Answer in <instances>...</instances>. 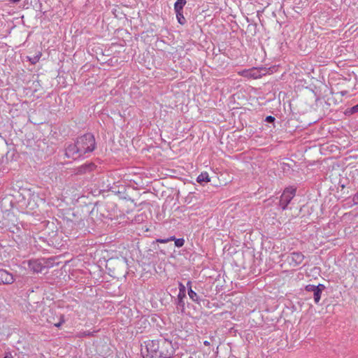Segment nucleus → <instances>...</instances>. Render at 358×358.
I'll list each match as a JSON object with an SVG mask.
<instances>
[{
    "mask_svg": "<svg viewBox=\"0 0 358 358\" xmlns=\"http://www.w3.org/2000/svg\"><path fill=\"white\" fill-rule=\"evenodd\" d=\"M96 148V141L94 136L87 133L78 138L73 143L67 145L65 150L66 157L72 159H78L85 158L92 153Z\"/></svg>",
    "mask_w": 358,
    "mask_h": 358,
    "instance_id": "nucleus-1",
    "label": "nucleus"
},
{
    "mask_svg": "<svg viewBox=\"0 0 358 358\" xmlns=\"http://www.w3.org/2000/svg\"><path fill=\"white\" fill-rule=\"evenodd\" d=\"M145 347L143 358H171L175 352L172 342L166 338L145 341Z\"/></svg>",
    "mask_w": 358,
    "mask_h": 358,
    "instance_id": "nucleus-2",
    "label": "nucleus"
},
{
    "mask_svg": "<svg viewBox=\"0 0 358 358\" xmlns=\"http://www.w3.org/2000/svg\"><path fill=\"white\" fill-rule=\"evenodd\" d=\"M41 320L59 328L65 322L64 315L49 306L44 307L41 310Z\"/></svg>",
    "mask_w": 358,
    "mask_h": 358,
    "instance_id": "nucleus-3",
    "label": "nucleus"
},
{
    "mask_svg": "<svg viewBox=\"0 0 358 358\" xmlns=\"http://www.w3.org/2000/svg\"><path fill=\"white\" fill-rule=\"evenodd\" d=\"M296 192V188L294 187H289L285 189L283 191L279 205L282 210H285L288 204L290 203L292 199L294 197Z\"/></svg>",
    "mask_w": 358,
    "mask_h": 358,
    "instance_id": "nucleus-4",
    "label": "nucleus"
},
{
    "mask_svg": "<svg viewBox=\"0 0 358 358\" xmlns=\"http://www.w3.org/2000/svg\"><path fill=\"white\" fill-rule=\"evenodd\" d=\"M265 68H252L247 70H243L241 75L248 78L258 79L262 76L266 74Z\"/></svg>",
    "mask_w": 358,
    "mask_h": 358,
    "instance_id": "nucleus-5",
    "label": "nucleus"
},
{
    "mask_svg": "<svg viewBox=\"0 0 358 358\" xmlns=\"http://www.w3.org/2000/svg\"><path fill=\"white\" fill-rule=\"evenodd\" d=\"M324 288L325 287L322 284H319L318 285H308L306 286L305 289L308 292L313 293L314 301L315 303H318L321 299L322 292Z\"/></svg>",
    "mask_w": 358,
    "mask_h": 358,
    "instance_id": "nucleus-6",
    "label": "nucleus"
},
{
    "mask_svg": "<svg viewBox=\"0 0 358 358\" xmlns=\"http://www.w3.org/2000/svg\"><path fill=\"white\" fill-rule=\"evenodd\" d=\"M304 258L301 252H293L287 257L286 261L291 266L296 267L303 262Z\"/></svg>",
    "mask_w": 358,
    "mask_h": 358,
    "instance_id": "nucleus-7",
    "label": "nucleus"
},
{
    "mask_svg": "<svg viewBox=\"0 0 358 358\" xmlns=\"http://www.w3.org/2000/svg\"><path fill=\"white\" fill-rule=\"evenodd\" d=\"M29 268L34 273H41L46 267L45 262L43 259H34L28 262Z\"/></svg>",
    "mask_w": 358,
    "mask_h": 358,
    "instance_id": "nucleus-8",
    "label": "nucleus"
},
{
    "mask_svg": "<svg viewBox=\"0 0 358 358\" xmlns=\"http://www.w3.org/2000/svg\"><path fill=\"white\" fill-rule=\"evenodd\" d=\"M96 166L92 162H87L75 169V173L77 175L87 174L92 172Z\"/></svg>",
    "mask_w": 358,
    "mask_h": 358,
    "instance_id": "nucleus-9",
    "label": "nucleus"
},
{
    "mask_svg": "<svg viewBox=\"0 0 358 358\" xmlns=\"http://www.w3.org/2000/svg\"><path fill=\"white\" fill-rule=\"evenodd\" d=\"M14 281L15 278L11 273L5 269H0V284L10 285Z\"/></svg>",
    "mask_w": 358,
    "mask_h": 358,
    "instance_id": "nucleus-10",
    "label": "nucleus"
},
{
    "mask_svg": "<svg viewBox=\"0 0 358 358\" xmlns=\"http://www.w3.org/2000/svg\"><path fill=\"white\" fill-rule=\"evenodd\" d=\"M186 298V294H178L177 298L175 299V304L177 310L183 312L185 308V303L184 299Z\"/></svg>",
    "mask_w": 358,
    "mask_h": 358,
    "instance_id": "nucleus-11",
    "label": "nucleus"
},
{
    "mask_svg": "<svg viewBox=\"0 0 358 358\" xmlns=\"http://www.w3.org/2000/svg\"><path fill=\"white\" fill-rule=\"evenodd\" d=\"M192 282L191 281H188L187 283V286L188 287V295L191 300H192L194 302L200 304L201 299L200 296L192 289L191 287Z\"/></svg>",
    "mask_w": 358,
    "mask_h": 358,
    "instance_id": "nucleus-12",
    "label": "nucleus"
},
{
    "mask_svg": "<svg viewBox=\"0 0 358 358\" xmlns=\"http://www.w3.org/2000/svg\"><path fill=\"white\" fill-rule=\"evenodd\" d=\"M210 177L207 172L201 173L196 178V181L199 183H201L203 182H210Z\"/></svg>",
    "mask_w": 358,
    "mask_h": 358,
    "instance_id": "nucleus-13",
    "label": "nucleus"
},
{
    "mask_svg": "<svg viewBox=\"0 0 358 358\" xmlns=\"http://www.w3.org/2000/svg\"><path fill=\"white\" fill-rule=\"evenodd\" d=\"M186 4V0H177L174 3V10L181 11L183 10V7Z\"/></svg>",
    "mask_w": 358,
    "mask_h": 358,
    "instance_id": "nucleus-14",
    "label": "nucleus"
},
{
    "mask_svg": "<svg viewBox=\"0 0 358 358\" xmlns=\"http://www.w3.org/2000/svg\"><path fill=\"white\" fill-rule=\"evenodd\" d=\"M176 15V18L179 24H185L186 22V20L183 15V10L181 11H175Z\"/></svg>",
    "mask_w": 358,
    "mask_h": 358,
    "instance_id": "nucleus-15",
    "label": "nucleus"
},
{
    "mask_svg": "<svg viewBox=\"0 0 358 358\" xmlns=\"http://www.w3.org/2000/svg\"><path fill=\"white\" fill-rule=\"evenodd\" d=\"M41 57V53L38 52V54H36L34 57H28V59L32 64H35L39 61Z\"/></svg>",
    "mask_w": 358,
    "mask_h": 358,
    "instance_id": "nucleus-16",
    "label": "nucleus"
},
{
    "mask_svg": "<svg viewBox=\"0 0 358 358\" xmlns=\"http://www.w3.org/2000/svg\"><path fill=\"white\" fill-rule=\"evenodd\" d=\"M173 241H175V245L177 248H180V247L183 246V245L185 244V239L182 238H175V239H173Z\"/></svg>",
    "mask_w": 358,
    "mask_h": 358,
    "instance_id": "nucleus-17",
    "label": "nucleus"
},
{
    "mask_svg": "<svg viewBox=\"0 0 358 358\" xmlns=\"http://www.w3.org/2000/svg\"><path fill=\"white\" fill-rule=\"evenodd\" d=\"M179 292L178 294H186L185 286L180 282L178 283Z\"/></svg>",
    "mask_w": 358,
    "mask_h": 358,
    "instance_id": "nucleus-18",
    "label": "nucleus"
},
{
    "mask_svg": "<svg viewBox=\"0 0 358 358\" xmlns=\"http://www.w3.org/2000/svg\"><path fill=\"white\" fill-rule=\"evenodd\" d=\"M173 239H175V236H171L170 238H166V239H157V242H159L160 243H166L170 241H173Z\"/></svg>",
    "mask_w": 358,
    "mask_h": 358,
    "instance_id": "nucleus-19",
    "label": "nucleus"
},
{
    "mask_svg": "<svg viewBox=\"0 0 358 358\" xmlns=\"http://www.w3.org/2000/svg\"><path fill=\"white\" fill-rule=\"evenodd\" d=\"M352 201L354 204H358V191L353 195Z\"/></svg>",
    "mask_w": 358,
    "mask_h": 358,
    "instance_id": "nucleus-20",
    "label": "nucleus"
},
{
    "mask_svg": "<svg viewBox=\"0 0 358 358\" xmlns=\"http://www.w3.org/2000/svg\"><path fill=\"white\" fill-rule=\"evenodd\" d=\"M265 121L269 123L273 122L275 121V117L271 115H268L266 117Z\"/></svg>",
    "mask_w": 358,
    "mask_h": 358,
    "instance_id": "nucleus-21",
    "label": "nucleus"
},
{
    "mask_svg": "<svg viewBox=\"0 0 358 358\" xmlns=\"http://www.w3.org/2000/svg\"><path fill=\"white\" fill-rule=\"evenodd\" d=\"M352 113H357L358 112V103L356 106H353L352 108Z\"/></svg>",
    "mask_w": 358,
    "mask_h": 358,
    "instance_id": "nucleus-22",
    "label": "nucleus"
},
{
    "mask_svg": "<svg viewBox=\"0 0 358 358\" xmlns=\"http://www.w3.org/2000/svg\"><path fill=\"white\" fill-rule=\"evenodd\" d=\"M21 0H8L10 3H16L20 2Z\"/></svg>",
    "mask_w": 358,
    "mask_h": 358,
    "instance_id": "nucleus-23",
    "label": "nucleus"
},
{
    "mask_svg": "<svg viewBox=\"0 0 358 358\" xmlns=\"http://www.w3.org/2000/svg\"><path fill=\"white\" fill-rule=\"evenodd\" d=\"M203 344H204L205 345H206V346H208V345H210V342H209V341H205L203 342Z\"/></svg>",
    "mask_w": 358,
    "mask_h": 358,
    "instance_id": "nucleus-24",
    "label": "nucleus"
},
{
    "mask_svg": "<svg viewBox=\"0 0 358 358\" xmlns=\"http://www.w3.org/2000/svg\"><path fill=\"white\" fill-rule=\"evenodd\" d=\"M4 358H12V356H11V355H10V354H9V355H6V356L4 357Z\"/></svg>",
    "mask_w": 358,
    "mask_h": 358,
    "instance_id": "nucleus-25",
    "label": "nucleus"
},
{
    "mask_svg": "<svg viewBox=\"0 0 358 358\" xmlns=\"http://www.w3.org/2000/svg\"><path fill=\"white\" fill-rule=\"evenodd\" d=\"M189 358H192V357H189Z\"/></svg>",
    "mask_w": 358,
    "mask_h": 358,
    "instance_id": "nucleus-26",
    "label": "nucleus"
}]
</instances>
